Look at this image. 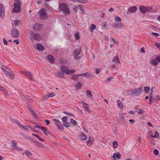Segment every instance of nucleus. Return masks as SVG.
Returning a JSON list of instances; mask_svg holds the SVG:
<instances>
[{
  "label": "nucleus",
  "mask_w": 160,
  "mask_h": 160,
  "mask_svg": "<svg viewBox=\"0 0 160 160\" xmlns=\"http://www.w3.org/2000/svg\"><path fill=\"white\" fill-rule=\"evenodd\" d=\"M121 155L118 152L114 153L112 156L113 160H116V159H120Z\"/></svg>",
  "instance_id": "13"
},
{
  "label": "nucleus",
  "mask_w": 160,
  "mask_h": 160,
  "mask_svg": "<svg viewBox=\"0 0 160 160\" xmlns=\"http://www.w3.org/2000/svg\"><path fill=\"white\" fill-rule=\"evenodd\" d=\"M27 98H26L30 102H33V100L32 99H29V98L27 96Z\"/></svg>",
  "instance_id": "59"
},
{
  "label": "nucleus",
  "mask_w": 160,
  "mask_h": 160,
  "mask_svg": "<svg viewBox=\"0 0 160 160\" xmlns=\"http://www.w3.org/2000/svg\"><path fill=\"white\" fill-rule=\"evenodd\" d=\"M21 72L23 75L27 76V77L29 78L32 81L34 80V78L32 76V75L31 72H29L25 71H22Z\"/></svg>",
  "instance_id": "8"
},
{
  "label": "nucleus",
  "mask_w": 160,
  "mask_h": 160,
  "mask_svg": "<svg viewBox=\"0 0 160 160\" xmlns=\"http://www.w3.org/2000/svg\"><path fill=\"white\" fill-rule=\"evenodd\" d=\"M77 75H74V76H73L72 77V79L74 81H76L77 79H78V78L77 77L78 76H76Z\"/></svg>",
  "instance_id": "42"
},
{
  "label": "nucleus",
  "mask_w": 160,
  "mask_h": 160,
  "mask_svg": "<svg viewBox=\"0 0 160 160\" xmlns=\"http://www.w3.org/2000/svg\"><path fill=\"white\" fill-rule=\"evenodd\" d=\"M78 6H74L73 7V10L74 11H78Z\"/></svg>",
  "instance_id": "46"
},
{
  "label": "nucleus",
  "mask_w": 160,
  "mask_h": 160,
  "mask_svg": "<svg viewBox=\"0 0 160 160\" xmlns=\"http://www.w3.org/2000/svg\"><path fill=\"white\" fill-rule=\"evenodd\" d=\"M48 94L49 96L50 97H54V96H55V94L54 92L49 93H48Z\"/></svg>",
  "instance_id": "45"
},
{
  "label": "nucleus",
  "mask_w": 160,
  "mask_h": 160,
  "mask_svg": "<svg viewBox=\"0 0 160 160\" xmlns=\"http://www.w3.org/2000/svg\"><path fill=\"white\" fill-rule=\"evenodd\" d=\"M96 28V27L95 25L92 24L89 29L90 31L91 32H93V30L95 29Z\"/></svg>",
  "instance_id": "30"
},
{
  "label": "nucleus",
  "mask_w": 160,
  "mask_h": 160,
  "mask_svg": "<svg viewBox=\"0 0 160 160\" xmlns=\"http://www.w3.org/2000/svg\"><path fill=\"white\" fill-rule=\"evenodd\" d=\"M29 127L28 126H25L24 127V128H22V129H25L26 130L28 131V129Z\"/></svg>",
  "instance_id": "63"
},
{
  "label": "nucleus",
  "mask_w": 160,
  "mask_h": 160,
  "mask_svg": "<svg viewBox=\"0 0 160 160\" xmlns=\"http://www.w3.org/2000/svg\"><path fill=\"white\" fill-rule=\"evenodd\" d=\"M155 88L153 87L150 89V88L149 87H145L144 88V89L145 93L147 94H150V93L151 92H152V94L153 89Z\"/></svg>",
  "instance_id": "9"
},
{
  "label": "nucleus",
  "mask_w": 160,
  "mask_h": 160,
  "mask_svg": "<svg viewBox=\"0 0 160 160\" xmlns=\"http://www.w3.org/2000/svg\"><path fill=\"white\" fill-rule=\"evenodd\" d=\"M39 14L40 19L42 20H45L48 17L47 13L46 12L45 10L43 9L39 10Z\"/></svg>",
  "instance_id": "2"
},
{
  "label": "nucleus",
  "mask_w": 160,
  "mask_h": 160,
  "mask_svg": "<svg viewBox=\"0 0 160 160\" xmlns=\"http://www.w3.org/2000/svg\"><path fill=\"white\" fill-rule=\"evenodd\" d=\"M56 74L59 77H62V78L64 77V75L63 74L60 72H57Z\"/></svg>",
  "instance_id": "36"
},
{
  "label": "nucleus",
  "mask_w": 160,
  "mask_h": 160,
  "mask_svg": "<svg viewBox=\"0 0 160 160\" xmlns=\"http://www.w3.org/2000/svg\"><path fill=\"white\" fill-rule=\"evenodd\" d=\"M40 129L42 131L45 135H47V129L46 128L44 127H41V128H40Z\"/></svg>",
  "instance_id": "29"
},
{
  "label": "nucleus",
  "mask_w": 160,
  "mask_h": 160,
  "mask_svg": "<svg viewBox=\"0 0 160 160\" xmlns=\"http://www.w3.org/2000/svg\"><path fill=\"white\" fill-rule=\"evenodd\" d=\"M140 10L141 12L143 13H145L147 12L146 7L141 6L140 7Z\"/></svg>",
  "instance_id": "22"
},
{
  "label": "nucleus",
  "mask_w": 160,
  "mask_h": 160,
  "mask_svg": "<svg viewBox=\"0 0 160 160\" xmlns=\"http://www.w3.org/2000/svg\"><path fill=\"white\" fill-rule=\"evenodd\" d=\"M112 62L115 63H119L120 64V62L119 60V58L118 56H116L114 57L112 60Z\"/></svg>",
  "instance_id": "25"
},
{
  "label": "nucleus",
  "mask_w": 160,
  "mask_h": 160,
  "mask_svg": "<svg viewBox=\"0 0 160 160\" xmlns=\"http://www.w3.org/2000/svg\"><path fill=\"white\" fill-rule=\"evenodd\" d=\"M118 143L117 141H114L113 142V146L114 148H116L118 147Z\"/></svg>",
  "instance_id": "37"
},
{
  "label": "nucleus",
  "mask_w": 160,
  "mask_h": 160,
  "mask_svg": "<svg viewBox=\"0 0 160 160\" xmlns=\"http://www.w3.org/2000/svg\"><path fill=\"white\" fill-rule=\"evenodd\" d=\"M60 70L62 72H66L68 70V68L64 65L60 67Z\"/></svg>",
  "instance_id": "17"
},
{
  "label": "nucleus",
  "mask_w": 160,
  "mask_h": 160,
  "mask_svg": "<svg viewBox=\"0 0 160 160\" xmlns=\"http://www.w3.org/2000/svg\"><path fill=\"white\" fill-rule=\"evenodd\" d=\"M151 137L155 138H158V133L157 131H155V135L154 136L153 135H151Z\"/></svg>",
  "instance_id": "39"
},
{
  "label": "nucleus",
  "mask_w": 160,
  "mask_h": 160,
  "mask_svg": "<svg viewBox=\"0 0 160 160\" xmlns=\"http://www.w3.org/2000/svg\"><path fill=\"white\" fill-rule=\"evenodd\" d=\"M11 144L13 150H16L18 151H20L22 150V148L18 147L17 142L15 141H12L11 142Z\"/></svg>",
  "instance_id": "7"
},
{
  "label": "nucleus",
  "mask_w": 160,
  "mask_h": 160,
  "mask_svg": "<svg viewBox=\"0 0 160 160\" xmlns=\"http://www.w3.org/2000/svg\"><path fill=\"white\" fill-rule=\"evenodd\" d=\"M76 71L74 70H69L68 69V70L66 72V74H69L70 73H74Z\"/></svg>",
  "instance_id": "33"
},
{
  "label": "nucleus",
  "mask_w": 160,
  "mask_h": 160,
  "mask_svg": "<svg viewBox=\"0 0 160 160\" xmlns=\"http://www.w3.org/2000/svg\"><path fill=\"white\" fill-rule=\"evenodd\" d=\"M112 40L114 44H117V42L116 40L113 38H112Z\"/></svg>",
  "instance_id": "61"
},
{
  "label": "nucleus",
  "mask_w": 160,
  "mask_h": 160,
  "mask_svg": "<svg viewBox=\"0 0 160 160\" xmlns=\"http://www.w3.org/2000/svg\"><path fill=\"white\" fill-rule=\"evenodd\" d=\"M101 68H98L96 70V74H98L101 71Z\"/></svg>",
  "instance_id": "54"
},
{
  "label": "nucleus",
  "mask_w": 160,
  "mask_h": 160,
  "mask_svg": "<svg viewBox=\"0 0 160 160\" xmlns=\"http://www.w3.org/2000/svg\"><path fill=\"white\" fill-rule=\"evenodd\" d=\"M75 88L79 90L81 88L82 85L80 82H78L75 84Z\"/></svg>",
  "instance_id": "20"
},
{
  "label": "nucleus",
  "mask_w": 160,
  "mask_h": 160,
  "mask_svg": "<svg viewBox=\"0 0 160 160\" xmlns=\"http://www.w3.org/2000/svg\"><path fill=\"white\" fill-rule=\"evenodd\" d=\"M114 19L115 21L117 22H121L122 21V19L121 18L118 16H117L115 17Z\"/></svg>",
  "instance_id": "28"
},
{
  "label": "nucleus",
  "mask_w": 160,
  "mask_h": 160,
  "mask_svg": "<svg viewBox=\"0 0 160 160\" xmlns=\"http://www.w3.org/2000/svg\"><path fill=\"white\" fill-rule=\"evenodd\" d=\"M4 15V7L2 4H0V18H3Z\"/></svg>",
  "instance_id": "10"
},
{
  "label": "nucleus",
  "mask_w": 160,
  "mask_h": 160,
  "mask_svg": "<svg viewBox=\"0 0 160 160\" xmlns=\"http://www.w3.org/2000/svg\"><path fill=\"white\" fill-rule=\"evenodd\" d=\"M63 11V13L65 14H68L70 13V10L68 8H66V9Z\"/></svg>",
  "instance_id": "35"
},
{
  "label": "nucleus",
  "mask_w": 160,
  "mask_h": 160,
  "mask_svg": "<svg viewBox=\"0 0 160 160\" xmlns=\"http://www.w3.org/2000/svg\"><path fill=\"white\" fill-rule=\"evenodd\" d=\"M74 36H75V37L76 39L77 40H78L79 39L80 37H79L78 33H75L74 34Z\"/></svg>",
  "instance_id": "44"
},
{
  "label": "nucleus",
  "mask_w": 160,
  "mask_h": 160,
  "mask_svg": "<svg viewBox=\"0 0 160 160\" xmlns=\"http://www.w3.org/2000/svg\"><path fill=\"white\" fill-rule=\"evenodd\" d=\"M33 30H39L42 28V25L39 23H36L33 25Z\"/></svg>",
  "instance_id": "12"
},
{
  "label": "nucleus",
  "mask_w": 160,
  "mask_h": 160,
  "mask_svg": "<svg viewBox=\"0 0 160 160\" xmlns=\"http://www.w3.org/2000/svg\"><path fill=\"white\" fill-rule=\"evenodd\" d=\"M158 61L156 58V59H153L152 60H150V63L152 65L156 66L158 64Z\"/></svg>",
  "instance_id": "16"
},
{
  "label": "nucleus",
  "mask_w": 160,
  "mask_h": 160,
  "mask_svg": "<svg viewBox=\"0 0 160 160\" xmlns=\"http://www.w3.org/2000/svg\"><path fill=\"white\" fill-rule=\"evenodd\" d=\"M31 38L34 40L40 41L42 39V36L40 34L38 33H32L31 35Z\"/></svg>",
  "instance_id": "5"
},
{
  "label": "nucleus",
  "mask_w": 160,
  "mask_h": 160,
  "mask_svg": "<svg viewBox=\"0 0 160 160\" xmlns=\"http://www.w3.org/2000/svg\"><path fill=\"white\" fill-rule=\"evenodd\" d=\"M2 69L3 72H4L5 75L6 76H8V74L9 72H11V70L9 68H7L4 65L2 66Z\"/></svg>",
  "instance_id": "11"
},
{
  "label": "nucleus",
  "mask_w": 160,
  "mask_h": 160,
  "mask_svg": "<svg viewBox=\"0 0 160 160\" xmlns=\"http://www.w3.org/2000/svg\"><path fill=\"white\" fill-rule=\"evenodd\" d=\"M123 26V24L120 22L115 23L113 24V26L114 27L116 28H118L119 29L122 28Z\"/></svg>",
  "instance_id": "14"
},
{
  "label": "nucleus",
  "mask_w": 160,
  "mask_h": 160,
  "mask_svg": "<svg viewBox=\"0 0 160 160\" xmlns=\"http://www.w3.org/2000/svg\"><path fill=\"white\" fill-rule=\"evenodd\" d=\"M70 124L69 123L66 122L63 123V126L66 128H68L70 126Z\"/></svg>",
  "instance_id": "38"
},
{
  "label": "nucleus",
  "mask_w": 160,
  "mask_h": 160,
  "mask_svg": "<svg viewBox=\"0 0 160 160\" xmlns=\"http://www.w3.org/2000/svg\"><path fill=\"white\" fill-rule=\"evenodd\" d=\"M156 58L158 62H160V55L157 56Z\"/></svg>",
  "instance_id": "53"
},
{
  "label": "nucleus",
  "mask_w": 160,
  "mask_h": 160,
  "mask_svg": "<svg viewBox=\"0 0 160 160\" xmlns=\"http://www.w3.org/2000/svg\"><path fill=\"white\" fill-rule=\"evenodd\" d=\"M67 117L66 116H64L62 118V120L63 122H67Z\"/></svg>",
  "instance_id": "41"
},
{
  "label": "nucleus",
  "mask_w": 160,
  "mask_h": 160,
  "mask_svg": "<svg viewBox=\"0 0 160 160\" xmlns=\"http://www.w3.org/2000/svg\"><path fill=\"white\" fill-rule=\"evenodd\" d=\"M35 143L36 145L38 146H40L42 144L41 143L39 142H36Z\"/></svg>",
  "instance_id": "62"
},
{
  "label": "nucleus",
  "mask_w": 160,
  "mask_h": 160,
  "mask_svg": "<svg viewBox=\"0 0 160 160\" xmlns=\"http://www.w3.org/2000/svg\"><path fill=\"white\" fill-rule=\"evenodd\" d=\"M86 93L87 96L89 98H92V94L91 91L89 90H87L86 91Z\"/></svg>",
  "instance_id": "23"
},
{
  "label": "nucleus",
  "mask_w": 160,
  "mask_h": 160,
  "mask_svg": "<svg viewBox=\"0 0 160 160\" xmlns=\"http://www.w3.org/2000/svg\"><path fill=\"white\" fill-rule=\"evenodd\" d=\"M37 48L38 50H39L42 51L45 48L42 44L38 43L37 45Z\"/></svg>",
  "instance_id": "24"
},
{
  "label": "nucleus",
  "mask_w": 160,
  "mask_h": 160,
  "mask_svg": "<svg viewBox=\"0 0 160 160\" xmlns=\"http://www.w3.org/2000/svg\"><path fill=\"white\" fill-rule=\"evenodd\" d=\"M67 6V4L63 3H61L59 4V7L60 9L61 10H64V9H66Z\"/></svg>",
  "instance_id": "18"
},
{
  "label": "nucleus",
  "mask_w": 160,
  "mask_h": 160,
  "mask_svg": "<svg viewBox=\"0 0 160 160\" xmlns=\"http://www.w3.org/2000/svg\"><path fill=\"white\" fill-rule=\"evenodd\" d=\"M50 98L48 94L45 96L44 98H43V99H47Z\"/></svg>",
  "instance_id": "56"
},
{
  "label": "nucleus",
  "mask_w": 160,
  "mask_h": 160,
  "mask_svg": "<svg viewBox=\"0 0 160 160\" xmlns=\"http://www.w3.org/2000/svg\"><path fill=\"white\" fill-rule=\"evenodd\" d=\"M119 119L122 121H124V118L122 115H120Z\"/></svg>",
  "instance_id": "47"
},
{
  "label": "nucleus",
  "mask_w": 160,
  "mask_h": 160,
  "mask_svg": "<svg viewBox=\"0 0 160 160\" xmlns=\"http://www.w3.org/2000/svg\"><path fill=\"white\" fill-rule=\"evenodd\" d=\"M15 123L17 125H18L19 127L21 129L24 128V126L22 125H21L20 123L17 121L14 120V121Z\"/></svg>",
  "instance_id": "27"
},
{
  "label": "nucleus",
  "mask_w": 160,
  "mask_h": 160,
  "mask_svg": "<svg viewBox=\"0 0 160 160\" xmlns=\"http://www.w3.org/2000/svg\"><path fill=\"white\" fill-rule=\"evenodd\" d=\"M80 138L81 140H84L87 138L86 136L84 134H82L80 137Z\"/></svg>",
  "instance_id": "31"
},
{
  "label": "nucleus",
  "mask_w": 160,
  "mask_h": 160,
  "mask_svg": "<svg viewBox=\"0 0 160 160\" xmlns=\"http://www.w3.org/2000/svg\"><path fill=\"white\" fill-rule=\"evenodd\" d=\"M153 153L155 155H158L159 154V152L157 149L154 150Z\"/></svg>",
  "instance_id": "51"
},
{
  "label": "nucleus",
  "mask_w": 160,
  "mask_h": 160,
  "mask_svg": "<svg viewBox=\"0 0 160 160\" xmlns=\"http://www.w3.org/2000/svg\"><path fill=\"white\" fill-rule=\"evenodd\" d=\"M53 120L55 122L56 125L58 129L62 130L63 129V125L61 121L56 119H53Z\"/></svg>",
  "instance_id": "3"
},
{
  "label": "nucleus",
  "mask_w": 160,
  "mask_h": 160,
  "mask_svg": "<svg viewBox=\"0 0 160 160\" xmlns=\"http://www.w3.org/2000/svg\"><path fill=\"white\" fill-rule=\"evenodd\" d=\"M88 74V73H83L81 74H77L76 76H84L87 77Z\"/></svg>",
  "instance_id": "43"
},
{
  "label": "nucleus",
  "mask_w": 160,
  "mask_h": 160,
  "mask_svg": "<svg viewBox=\"0 0 160 160\" xmlns=\"http://www.w3.org/2000/svg\"><path fill=\"white\" fill-rule=\"evenodd\" d=\"M150 98H149V103L150 104H152V94L151 92L149 94Z\"/></svg>",
  "instance_id": "32"
},
{
  "label": "nucleus",
  "mask_w": 160,
  "mask_h": 160,
  "mask_svg": "<svg viewBox=\"0 0 160 160\" xmlns=\"http://www.w3.org/2000/svg\"><path fill=\"white\" fill-rule=\"evenodd\" d=\"M142 88H134L131 89L129 91L130 93L133 94H138L141 93L142 91Z\"/></svg>",
  "instance_id": "4"
},
{
  "label": "nucleus",
  "mask_w": 160,
  "mask_h": 160,
  "mask_svg": "<svg viewBox=\"0 0 160 160\" xmlns=\"http://www.w3.org/2000/svg\"><path fill=\"white\" fill-rule=\"evenodd\" d=\"M15 2L14 3V8L12 11L14 12L17 13L20 10L21 2L19 0H15Z\"/></svg>",
  "instance_id": "1"
},
{
  "label": "nucleus",
  "mask_w": 160,
  "mask_h": 160,
  "mask_svg": "<svg viewBox=\"0 0 160 160\" xmlns=\"http://www.w3.org/2000/svg\"><path fill=\"white\" fill-rule=\"evenodd\" d=\"M137 9V7L135 6L130 7L128 9V12L133 13L136 11Z\"/></svg>",
  "instance_id": "15"
},
{
  "label": "nucleus",
  "mask_w": 160,
  "mask_h": 160,
  "mask_svg": "<svg viewBox=\"0 0 160 160\" xmlns=\"http://www.w3.org/2000/svg\"><path fill=\"white\" fill-rule=\"evenodd\" d=\"M25 154L29 158H32V155L30 152L28 151H26Z\"/></svg>",
  "instance_id": "26"
},
{
  "label": "nucleus",
  "mask_w": 160,
  "mask_h": 160,
  "mask_svg": "<svg viewBox=\"0 0 160 160\" xmlns=\"http://www.w3.org/2000/svg\"><path fill=\"white\" fill-rule=\"evenodd\" d=\"M63 113L64 114H67L70 116H74V115L72 113L68 112H63Z\"/></svg>",
  "instance_id": "48"
},
{
  "label": "nucleus",
  "mask_w": 160,
  "mask_h": 160,
  "mask_svg": "<svg viewBox=\"0 0 160 160\" xmlns=\"http://www.w3.org/2000/svg\"><path fill=\"white\" fill-rule=\"evenodd\" d=\"M155 44L156 46H157V47L159 49H160V43H155Z\"/></svg>",
  "instance_id": "55"
},
{
  "label": "nucleus",
  "mask_w": 160,
  "mask_h": 160,
  "mask_svg": "<svg viewBox=\"0 0 160 160\" xmlns=\"http://www.w3.org/2000/svg\"><path fill=\"white\" fill-rule=\"evenodd\" d=\"M47 58L49 60V62H50L52 63H54V58L52 55H49L48 56Z\"/></svg>",
  "instance_id": "21"
},
{
  "label": "nucleus",
  "mask_w": 160,
  "mask_h": 160,
  "mask_svg": "<svg viewBox=\"0 0 160 160\" xmlns=\"http://www.w3.org/2000/svg\"><path fill=\"white\" fill-rule=\"evenodd\" d=\"M82 104L83 105V106L84 108V109L88 112H90V110L89 109V106L87 103H85L84 102H82Z\"/></svg>",
  "instance_id": "19"
},
{
  "label": "nucleus",
  "mask_w": 160,
  "mask_h": 160,
  "mask_svg": "<svg viewBox=\"0 0 160 160\" xmlns=\"http://www.w3.org/2000/svg\"><path fill=\"white\" fill-rule=\"evenodd\" d=\"M70 122L74 126H76L77 124V122L72 119H70Z\"/></svg>",
  "instance_id": "34"
},
{
  "label": "nucleus",
  "mask_w": 160,
  "mask_h": 160,
  "mask_svg": "<svg viewBox=\"0 0 160 160\" xmlns=\"http://www.w3.org/2000/svg\"><path fill=\"white\" fill-rule=\"evenodd\" d=\"M117 104H118V107H121V106H120V105L121 103V102L120 101V100H118L117 101Z\"/></svg>",
  "instance_id": "52"
},
{
  "label": "nucleus",
  "mask_w": 160,
  "mask_h": 160,
  "mask_svg": "<svg viewBox=\"0 0 160 160\" xmlns=\"http://www.w3.org/2000/svg\"><path fill=\"white\" fill-rule=\"evenodd\" d=\"M146 9L147 11H150L152 10V8L151 7H146Z\"/></svg>",
  "instance_id": "57"
},
{
  "label": "nucleus",
  "mask_w": 160,
  "mask_h": 160,
  "mask_svg": "<svg viewBox=\"0 0 160 160\" xmlns=\"http://www.w3.org/2000/svg\"><path fill=\"white\" fill-rule=\"evenodd\" d=\"M73 54L76 56H78L80 54V52L78 50H75Z\"/></svg>",
  "instance_id": "40"
},
{
  "label": "nucleus",
  "mask_w": 160,
  "mask_h": 160,
  "mask_svg": "<svg viewBox=\"0 0 160 160\" xmlns=\"http://www.w3.org/2000/svg\"><path fill=\"white\" fill-rule=\"evenodd\" d=\"M9 77L10 78L12 79H13L15 77L14 73L13 72H12Z\"/></svg>",
  "instance_id": "49"
},
{
  "label": "nucleus",
  "mask_w": 160,
  "mask_h": 160,
  "mask_svg": "<svg viewBox=\"0 0 160 160\" xmlns=\"http://www.w3.org/2000/svg\"><path fill=\"white\" fill-rule=\"evenodd\" d=\"M14 22L16 25H17L19 23L20 21L18 20H15Z\"/></svg>",
  "instance_id": "60"
},
{
  "label": "nucleus",
  "mask_w": 160,
  "mask_h": 160,
  "mask_svg": "<svg viewBox=\"0 0 160 160\" xmlns=\"http://www.w3.org/2000/svg\"><path fill=\"white\" fill-rule=\"evenodd\" d=\"M29 110L30 112H31L32 113V114L34 115L35 116L36 114H35L34 111L32 108H29Z\"/></svg>",
  "instance_id": "50"
},
{
  "label": "nucleus",
  "mask_w": 160,
  "mask_h": 160,
  "mask_svg": "<svg viewBox=\"0 0 160 160\" xmlns=\"http://www.w3.org/2000/svg\"><path fill=\"white\" fill-rule=\"evenodd\" d=\"M11 36L12 37L15 38H18L19 37V32L16 28H13L12 30Z\"/></svg>",
  "instance_id": "6"
},
{
  "label": "nucleus",
  "mask_w": 160,
  "mask_h": 160,
  "mask_svg": "<svg viewBox=\"0 0 160 160\" xmlns=\"http://www.w3.org/2000/svg\"><path fill=\"white\" fill-rule=\"evenodd\" d=\"M152 35H154L156 37H158L159 36V34L158 33L153 32L152 33Z\"/></svg>",
  "instance_id": "58"
},
{
  "label": "nucleus",
  "mask_w": 160,
  "mask_h": 160,
  "mask_svg": "<svg viewBox=\"0 0 160 160\" xmlns=\"http://www.w3.org/2000/svg\"><path fill=\"white\" fill-rule=\"evenodd\" d=\"M3 42L5 45H7L8 44V42L7 41L5 40L4 38L3 39Z\"/></svg>",
  "instance_id": "64"
}]
</instances>
